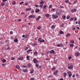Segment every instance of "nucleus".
Segmentation results:
<instances>
[{"label":"nucleus","mask_w":80,"mask_h":80,"mask_svg":"<svg viewBox=\"0 0 80 80\" xmlns=\"http://www.w3.org/2000/svg\"><path fill=\"white\" fill-rule=\"evenodd\" d=\"M56 13L58 16V15H61V13H62V11L61 10H57L56 11Z\"/></svg>","instance_id":"obj_1"},{"label":"nucleus","mask_w":80,"mask_h":80,"mask_svg":"<svg viewBox=\"0 0 80 80\" xmlns=\"http://www.w3.org/2000/svg\"><path fill=\"white\" fill-rule=\"evenodd\" d=\"M52 17L53 18H54L55 19L56 18H57L58 17V16L57 15V14L56 13L55 14H52Z\"/></svg>","instance_id":"obj_2"},{"label":"nucleus","mask_w":80,"mask_h":80,"mask_svg":"<svg viewBox=\"0 0 80 80\" xmlns=\"http://www.w3.org/2000/svg\"><path fill=\"white\" fill-rule=\"evenodd\" d=\"M29 18H35V15H30L29 16Z\"/></svg>","instance_id":"obj_3"},{"label":"nucleus","mask_w":80,"mask_h":80,"mask_svg":"<svg viewBox=\"0 0 80 80\" xmlns=\"http://www.w3.org/2000/svg\"><path fill=\"white\" fill-rule=\"evenodd\" d=\"M33 61L34 63H38V61L37 60V59H34Z\"/></svg>","instance_id":"obj_4"},{"label":"nucleus","mask_w":80,"mask_h":80,"mask_svg":"<svg viewBox=\"0 0 80 80\" xmlns=\"http://www.w3.org/2000/svg\"><path fill=\"white\" fill-rule=\"evenodd\" d=\"M73 68V65H71L68 67V69H72Z\"/></svg>","instance_id":"obj_5"},{"label":"nucleus","mask_w":80,"mask_h":80,"mask_svg":"<svg viewBox=\"0 0 80 80\" xmlns=\"http://www.w3.org/2000/svg\"><path fill=\"white\" fill-rule=\"evenodd\" d=\"M76 11L77 9L75 8L72 9L71 10V12H76Z\"/></svg>","instance_id":"obj_6"},{"label":"nucleus","mask_w":80,"mask_h":80,"mask_svg":"<svg viewBox=\"0 0 80 80\" xmlns=\"http://www.w3.org/2000/svg\"><path fill=\"white\" fill-rule=\"evenodd\" d=\"M57 47H63V45L62 44H57Z\"/></svg>","instance_id":"obj_7"},{"label":"nucleus","mask_w":80,"mask_h":80,"mask_svg":"<svg viewBox=\"0 0 80 80\" xmlns=\"http://www.w3.org/2000/svg\"><path fill=\"white\" fill-rule=\"evenodd\" d=\"M50 52L51 54L54 53H55V52L54 50H51V51H50Z\"/></svg>","instance_id":"obj_8"},{"label":"nucleus","mask_w":80,"mask_h":80,"mask_svg":"<svg viewBox=\"0 0 80 80\" xmlns=\"http://www.w3.org/2000/svg\"><path fill=\"white\" fill-rule=\"evenodd\" d=\"M45 16H46V18H48L49 16H50V15L48 14H45Z\"/></svg>","instance_id":"obj_9"},{"label":"nucleus","mask_w":80,"mask_h":80,"mask_svg":"<svg viewBox=\"0 0 80 80\" xmlns=\"http://www.w3.org/2000/svg\"><path fill=\"white\" fill-rule=\"evenodd\" d=\"M16 68L17 69H20V66H18V65H16Z\"/></svg>","instance_id":"obj_10"},{"label":"nucleus","mask_w":80,"mask_h":80,"mask_svg":"<svg viewBox=\"0 0 80 80\" xmlns=\"http://www.w3.org/2000/svg\"><path fill=\"white\" fill-rule=\"evenodd\" d=\"M40 12V9H36V10L35 12L36 13H38V12Z\"/></svg>","instance_id":"obj_11"},{"label":"nucleus","mask_w":80,"mask_h":80,"mask_svg":"<svg viewBox=\"0 0 80 80\" xmlns=\"http://www.w3.org/2000/svg\"><path fill=\"white\" fill-rule=\"evenodd\" d=\"M70 36V33H68L66 35V37H69Z\"/></svg>","instance_id":"obj_12"},{"label":"nucleus","mask_w":80,"mask_h":80,"mask_svg":"<svg viewBox=\"0 0 80 80\" xmlns=\"http://www.w3.org/2000/svg\"><path fill=\"white\" fill-rule=\"evenodd\" d=\"M14 41L15 42H18V39L17 38H16L14 40Z\"/></svg>","instance_id":"obj_13"},{"label":"nucleus","mask_w":80,"mask_h":80,"mask_svg":"<svg viewBox=\"0 0 80 80\" xmlns=\"http://www.w3.org/2000/svg\"><path fill=\"white\" fill-rule=\"evenodd\" d=\"M22 72H27V70L26 69H23Z\"/></svg>","instance_id":"obj_14"},{"label":"nucleus","mask_w":80,"mask_h":80,"mask_svg":"<svg viewBox=\"0 0 80 80\" xmlns=\"http://www.w3.org/2000/svg\"><path fill=\"white\" fill-rule=\"evenodd\" d=\"M60 34H63L64 32H63L62 31H60L59 32Z\"/></svg>","instance_id":"obj_15"},{"label":"nucleus","mask_w":80,"mask_h":80,"mask_svg":"<svg viewBox=\"0 0 80 80\" xmlns=\"http://www.w3.org/2000/svg\"><path fill=\"white\" fill-rule=\"evenodd\" d=\"M40 17H40V16H39L38 18H37L36 19V20H40Z\"/></svg>","instance_id":"obj_16"},{"label":"nucleus","mask_w":80,"mask_h":80,"mask_svg":"<svg viewBox=\"0 0 80 80\" xmlns=\"http://www.w3.org/2000/svg\"><path fill=\"white\" fill-rule=\"evenodd\" d=\"M28 68H30L31 67V64H30V63L28 64Z\"/></svg>","instance_id":"obj_17"},{"label":"nucleus","mask_w":80,"mask_h":80,"mask_svg":"<svg viewBox=\"0 0 80 80\" xmlns=\"http://www.w3.org/2000/svg\"><path fill=\"white\" fill-rule=\"evenodd\" d=\"M34 71V70H33V69H32L31 71L30 72V73H33Z\"/></svg>","instance_id":"obj_18"},{"label":"nucleus","mask_w":80,"mask_h":80,"mask_svg":"<svg viewBox=\"0 0 80 80\" xmlns=\"http://www.w3.org/2000/svg\"><path fill=\"white\" fill-rule=\"evenodd\" d=\"M67 73H66V72H65L64 73L63 75L64 77H67Z\"/></svg>","instance_id":"obj_19"},{"label":"nucleus","mask_w":80,"mask_h":80,"mask_svg":"<svg viewBox=\"0 0 80 80\" xmlns=\"http://www.w3.org/2000/svg\"><path fill=\"white\" fill-rule=\"evenodd\" d=\"M57 73H58V70H57L54 73V75H57Z\"/></svg>","instance_id":"obj_20"},{"label":"nucleus","mask_w":80,"mask_h":80,"mask_svg":"<svg viewBox=\"0 0 80 80\" xmlns=\"http://www.w3.org/2000/svg\"><path fill=\"white\" fill-rule=\"evenodd\" d=\"M28 38V35L27 34L25 37V38Z\"/></svg>","instance_id":"obj_21"},{"label":"nucleus","mask_w":80,"mask_h":80,"mask_svg":"<svg viewBox=\"0 0 80 80\" xmlns=\"http://www.w3.org/2000/svg\"><path fill=\"white\" fill-rule=\"evenodd\" d=\"M33 55H38V52H34L33 53Z\"/></svg>","instance_id":"obj_22"},{"label":"nucleus","mask_w":80,"mask_h":80,"mask_svg":"<svg viewBox=\"0 0 80 80\" xmlns=\"http://www.w3.org/2000/svg\"><path fill=\"white\" fill-rule=\"evenodd\" d=\"M70 46L71 47H73V46H74V44H72L70 45Z\"/></svg>","instance_id":"obj_23"},{"label":"nucleus","mask_w":80,"mask_h":80,"mask_svg":"<svg viewBox=\"0 0 80 80\" xmlns=\"http://www.w3.org/2000/svg\"><path fill=\"white\" fill-rule=\"evenodd\" d=\"M31 8H28V9H27L26 10V11H30V10H31Z\"/></svg>","instance_id":"obj_24"},{"label":"nucleus","mask_w":80,"mask_h":80,"mask_svg":"<svg viewBox=\"0 0 80 80\" xmlns=\"http://www.w3.org/2000/svg\"><path fill=\"white\" fill-rule=\"evenodd\" d=\"M70 42L71 43H74V41L73 40H71Z\"/></svg>","instance_id":"obj_25"},{"label":"nucleus","mask_w":80,"mask_h":80,"mask_svg":"<svg viewBox=\"0 0 80 80\" xmlns=\"http://www.w3.org/2000/svg\"><path fill=\"white\" fill-rule=\"evenodd\" d=\"M32 49H29L27 51V53L28 52H32Z\"/></svg>","instance_id":"obj_26"},{"label":"nucleus","mask_w":80,"mask_h":80,"mask_svg":"<svg viewBox=\"0 0 80 80\" xmlns=\"http://www.w3.org/2000/svg\"><path fill=\"white\" fill-rule=\"evenodd\" d=\"M70 18V16H68L66 17L67 19H69Z\"/></svg>","instance_id":"obj_27"},{"label":"nucleus","mask_w":80,"mask_h":80,"mask_svg":"<svg viewBox=\"0 0 80 80\" xmlns=\"http://www.w3.org/2000/svg\"><path fill=\"white\" fill-rule=\"evenodd\" d=\"M22 68H27V66H25V65H23L22 66Z\"/></svg>","instance_id":"obj_28"},{"label":"nucleus","mask_w":80,"mask_h":80,"mask_svg":"<svg viewBox=\"0 0 80 80\" xmlns=\"http://www.w3.org/2000/svg\"><path fill=\"white\" fill-rule=\"evenodd\" d=\"M74 20V18L73 17L72 18H70V20H71V21H72V20Z\"/></svg>","instance_id":"obj_29"},{"label":"nucleus","mask_w":80,"mask_h":80,"mask_svg":"<svg viewBox=\"0 0 80 80\" xmlns=\"http://www.w3.org/2000/svg\"><path fill=\"white\" fill-rule=\"evenodd\" d=\"M38 30H40V29H41V27L40 26H38L37 28Z\"/></svg>","instance_id":"obj_30"},{"label":"nucleus","mask_w":80,"mask_h":80,"mask_svg":"<svg viewBox=\"0 0 80 80\" xmlns=\"http://www.w3.org/2000/svg\"><path fill=\"white\" fill-rule=\"evenodd\" d=\"M42 42H45V40L44 39L41 40L40 42V43H42Z\"/></svg>","instance_id":"obj_31"},{"label":"nucleus","mask_w":80,"mask_h":80,"mask_svg":"<svg viewBox=\"0 0 80 80\" xmlns=\"http://www.w3.org/2000/svg\"><path fill=\"white\" fill-rule=\"evenodd\" d=\"M55 68H52L51 70H52V71H53V70H55Z\"/></svg>","instance_id":"obj_32"},{"label":"nucleus","mask_w":80,"mask_h":80,"mask_svg":"<svg viewBox=\"0 0 80 80\" xmlns=\"http://www.w3.org/2000/svg\"><path fill=\"white\" fill-rule=\"evenodd\" d=\"M65 18H66V16H65V15H64L62 17V19H65Z\"/></svg>","instance_id":"obj_33"},{"label":"nucleus","mask_w":80,"mask_h":80,"mask_svg":"<svg viewBox=\"0 0 80 80\" xmlns=\"http://www.w3.org/2000/svg\"><path fill=\"white\" fill-rule=\"evenodd\" d=\"M28 47H26L24 48V50H28Z\"/></svg>","instance_id":"obj_34"},{"label":"nucleus","mask_w":80,"mask_h":80,"mask_svg":"<svg viewBox=\"0 0 80 80\" xmlns=\"http://www.w3.org/2000/svg\"><path fill=\"white\" fill-rule=\"evenodd\" d=\"M68 75H70V74H71V72H67Z\"/></svg>","instance_id":"obj_35"},{"label":"nucleus","mask_w":80,"mask_h":80,"mask_svg":"<svg viewBox=\"0 0 80 80\" xmlns=\"http://www.w3.org/2000/svg\"><path fill=\"white\" fill-rule=\"evenodd\" d=\"M51 28H52V29H53V28H55V26L53 25L51 27Z\"/></svg>","instance_id":"obj_36"},{"label":"nucleus","mask_w":80,"mask_h":80,"mask_svg":"<svg viewBox=\"0 0 80 80\" xmlns=\"http://www.w3.org/2000/svg\"><path fill=\"white\" fill-rule=\"evenodd\" d=\"M38 42H40V41H41V38H39L38 39Z\"/></svg>","instance_id":"obj_37"},{"label":"nucleus","mask_w":80,"mask_h":80,"mask_svg":"<svg viewBox=\"0 0 80 80\" xmlns=\"http://www.w3.org/2000/svg\"><path fill=\"white\" fill-rule=\"evenodd\" d=\"M18 60H23V58H18Z\"/></svg>","instance_id":"obj_38"},{"label":"nucleus","mask_w":80,"mask_h":80,"mask_svg":"<svg viewBox=\"0 0 80 80\" xmlns=\"http://www.w3.org/2000/svg\"><path fill=\"white\" fill-rule=\"evenodd\" d=\"M26 58H27V60H29V56H27L26 57Z\"/></svg>","instance_id":"obj_39"},{"label":"nucleus","mask_w":80,"mask_h":80,"mask_svg":"<svg viewBox=\"0 0 80 80\" xmlns=\"http://www.w3.org/2000/svg\"><path fill=\"white\" fill-rule=\"evenodd\" d=\"M2 62H3V63H5V62H6V60L5 59H4L3 60H2Z\"/></svg>","instance_id":"obj_40"},{"label":"nucleus","mask_w":80,"mask_h":80,"mask_svg":"<svg viewBox=\"0 0 80 80\" xmlns=\"http://www.w3.org/2000/svg\"><path fill=\"white\" fill-rule=\"evenodd\" d=\"M76 55L77 56H79V53H78V52L76 53Z\"/></svg>","instance_id":"obj_41"},{"label":"nucleus","mask_w":80,"mask_h":80,"mask_svg":"<svg viewBox=\"0 0 80 80\" xmlns=\"http://www.w3.org/2000/svg\"><path fill=\"white\" fill-rule=\"evenodd\" d=\"M72 73L70 74H69L68 75V77H72Z\"/></svg>","instance_id":"obj_42"},{"label":"nucleus","mask_w":80,"mask_h":80,"mask_svg":"<svg viewBox=\"0 0 80 80\" xmlns=\"http://www.w3.org/2000/svg\"><path fill=\"white\" fill-rule=\"evenodd\" d=\"M32 45L33 46H35V45H37V43H34L32 44Z\"/></svg>","instance_id":"obj_43"},{"label":"nucleus","mask_w":80,"mask_h":80,"mask_svg":"<svg viewBox=\"0 0 80 80\" xmlns=\"http://www.w3.org/2000/svg\"><path fill=\"white\" fill-rule=\"evenodd\" d=\"M44 3V2L43 1H42L41 2H40L39 3L40 4H43V3Z\"/></svg>","instance_id":"obj_44"},{"label":"nucleus","mask_w":80,"mask_h":80,"mask_svg":"<svg viewBox=\"0 0 80 80\" xmlns=\"http://www.w3.org/2000/svg\"><path fill=\"white\" fill-rule=\"evenodd\" d=\"M43 5L42 4L39 5V7H43Z\"/></svg>","instance_id":"obj_45"},{"label":"nucleus","mask_w":80,"mask_h":80,"mask_svg":"<svg viewBox=\"0 0 80 80\" xmlns=\"http://www.w3.org/2000/svg\"><path fill=\"white\" fill-rule=\"evenodd\" d=\"M5 5V3H4V2H2V4H1V5L2 6H4V5Z\"/></svg>","instance_id":"obj_46"},{"label":"nucleus","mask_w":80,"mask_h":80,"mask_svg":"<svg viewBox=\"0 0 80 80\" xmlns=\"http://www.w3.org/2000/svg\"><path fill=\"white\" fill-rule=\"evenodd\" d=\"M52 7V5H49V8H51Z\"/></svg>","instance_id":"obj_47"},{"label":"nucleus","mask_w":80,"mask_h":80,"mask_svg":"<svg viewBox=\"0 0 80 80\" xmlns=\"http://www.w3.org/2000/svg\"><path fill=\"white\" fill-rule=\"evenodd\" d=\"M72 58V57L70 56V57H68V59L69 60H70V59H71Z\"/></svg>","instance_id":"obj_48"},{"label":"nucleus","mask_w":80,"mask_h":80,"mask_svg":"<svg viewBox=\"0 0 80 80\" xmlns=\"http://www.w3.org/2000/svg\"><path fill=\"white\" fill-rule=\"evenodd\" d=\"M12 5H15V1H13L12 3Z\"/></svg>","instance_id":"obj_49"},{"label":"nucleus","mask_w":80,"mask_h":80,"mask_svg":"<svg viewBox=\"0 0 80 80\" xmlns=\"http://www.w3.org/2000/svg\"><path fill=\"white\" fill-rule=\"evenodd\" d=\"M35 6L36 7H39V6L38 5H35Z\"/></svg>","instance_id":"obj_50"},{"label":"nucleus","mask_w":80,"mask_h":80,"mask_svg":"<svg viewBox=\"0 0 80 80\" xmlns=\"http://www.w3.org/2000/svg\"><path fill=\"white\" fill-rule=\"evenodd\" d=\"M76 29L75 28V27H73L72 28V30H73V31L75 30H76Z\"/></svg>","instance_id":"obj_51"},{"label":"nucleus","mask_w":80,"mask_h":80,"mask_svg":"<svg viewBox=\"0 0 80 80\" xmlns=\"http://www.w3.org/2000/svg\"><path fill=\"white\" fill-rule=\"evenodd\" d=\"M10 47H8L7 48V50H10Z\"/></svg>","instance_id":"obj_52"},{"label":"nucleus","mask_w":80,"mask_h":80,"mask_svg":"<svg viewBox=\"0 0 80 80\" xmlns=\"http://www.w3.org/2000/svg\"><path fill=\"white\" fill-rule=\"evenodd\" d=\"M11 60H15V58H11Z\"/></svg>","instance_id":"obj_53"},{"label":"nucleus","mask_w":80,"mask_h":80,"mask_svg":"<svg viewBox=\"0 0 80 80\" xmlns=\"http://www.w3.org/2000/svg\"><path fill=\"white\" fill-rule=\"evenodd\" d=\"M23 3H24V2H20V3H19V5H21V4H23Z\"/></svg>","instance_id":"obj_54"},{"label":"nucleus","mask_w":80,"mask_h":80,"mask_svg":"<svg viewBox=\"0 0 80 80\" xmlns=\"http://www.w3.org/2000/svg\"><path fill=\"white\" fill-rule=\"evenodd\" d=\"M42 66H39V68H42Z\"/></svg>","instance_id":"obj_55"},{"label":"nucleus","mask_w":80,"mask_h":80,"mask_svg":"<svg viewBox=\"0 0 80 80\" xmlns=\"http://www.w3.org/2000/svg\"><path fill=\"white\" fill-rule=\"evenodd\" d=\"M55 10V8L52 9L51 10V11L52 12V11H54Z\"/></svg>","instance_id":"obj_56"},{"label":"nucleus","mask_w":80,"mask_h":80,"mask_svg":"<svg viewBox=\"0 0 80 80\" xmlns=\"http://www.w3.org/2000/svg\"><path fill=\"white\" fill-rule=\"evenodd\" d=\"M25 14V12H22L21 13V15H24Z\"/></svg>","instance_id":"obj_57"},{"label":"nucleus","mask_w":80,"mask_h":80,"mask_svg":"<svg viewBox=\"0 0 80 80\" xmlns=\"http://www.w3.org/2000/svg\"><path fill=\"white\" fill-rule=\"evenodd\" d=\"M69 1L68 0L65 1V2H66V3H68Z\"/></svg>","instance_id":"obj_58"},{"label":"nucleus","mask_w":80,"mask_h":80,"mask_svg":"<svg viewBox=\"0 0 80 80\" xmlns=\"http://www.w3.org/2000/svg\"><path fill=\"white\" fill-rule=\"evenodd\" d=\"M25 26V25H23L22 26V28H23Z\"/></svg>","instance_id":"obj_59"},{"label":"nucleus","mask_w":80,"mask_h":80,"mask_svg":"<svg viewBox=\"0 0 80 80\" xmlns=\"http://www.w3.org/2000/svg\"><path fill=\"white\" fill-rule=\"evenodd\" d=\"M25 6H27V5H28V3H26L25 4Z\"/></svg>","instance_id":"obj_60"},{"label":"nucleus","mask_w":80,"mask_h":80,"mask_svg":"<svg viewBox=\"0 0 80 80\" xmlns=\"http://www.w3.org/2000/svg\"><path fill=\"white\" fill-rule=\"evenodd\" d=\"M12 33H13V32H12V31H11L10 32V34H12Z\"/></svg>","instance_id":"obj_61"},{"label":"nucleus","mask_w":80,"mask_h":80,"mask_svg":"<svg viewBox=\"0 0 80 80\" xmlns=\"http://www.w3.org/2000/svg\"><path fill=\"white\" fill-rule=\"evenodd\" d=\"M34 80V78H32L30 79V80Z\"/></svg>","instance_id":"obj_62"},{"label":"nucleus","mask_w":80,"mask_h":80,"mask_svg":"<svg viewBox=\"0 0 80 80\" xmlns=\"http://www.w3.org/2000/svg\"><path fill=\"white\" fill-rule=\"evenodd\" d=\"M2 66H5V64H2Z\"/></svg>","instance_id":"obj_63"},{"label":"nucleus","mask_w":80,"mask_h":80,"mask_svg":"<svg viewBox=\"0 0 80 80\" xmlns=\"http://www.w3.org/2000/svg\"><path fill=\"white\" fill-rule=\"evenodd\" d=\"M49 60V59H48V58H46V59H45V60L48 61V60Z\"/></svg>","instance_id":"obj_64"}]
</instances>
